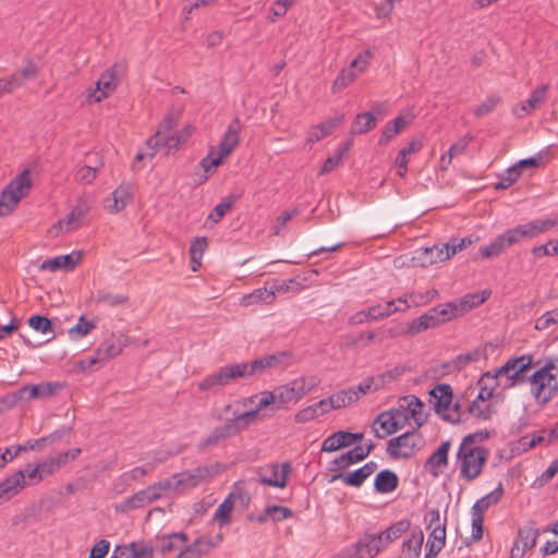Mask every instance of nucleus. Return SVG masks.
<instances>
[{
    "label": "nucleus",
    "mask_w": 558,
    "mask_h": 558,
    "mask_svg": "<svg viewBox=\"0 0 558 558\" xmlns=\"http://www.w3.org/2000/svg\"><path fill=\"white\" fill-rule=\"evenodd\" d=\"M423 439L417 430L405 432L387 442V453L393 459L412 458L421 449Z\"/></svg>",
    "instance_id": "nucleus-9"
},
{
    "label": "nucleus",
    "mask_w": 558,
    "mask_h": 558,
    "mask_svg": "<svg viewBox=\"0 0 558 558\" xmlns=\"http://www.w3.org/2000/svg\"><path fill=\"white\" fill-rule=\"evenodd\" d=\"M357 401V396L352 389H343L329 396V403L333 410L345 408Z\"/></svg>",
    "instance_id": "nucleus-53"
},
{
    "label": "nucleus",
    "mask_w": 558,
    "mask_h": 558,
    "mask_svg": "<svg viewBox=\"0 0 558 558\" xmlns=\"http://www.w3.org/2000/svg\"><path fill=\"white\" fill-rule=\"evenodd\" d=\"M414 259L421 267H428L451 258L447 243L435 244L430 247L420 248L415 252Z\"/></svg>",
    "instance_id": "nucleus-20"
},
{
    "label": "nucleus",
    "mask_w": 558,
    "mask_h": 558,
    "mask_svg": "<svg viewBox=\"0 0 558 558\" xmlns=\"http://www.w3.org/2000/svg\"><path fill=\"white\" fill-rule=\"evenodd\" d=\"M32 187L29 171L25 169L2 191L0 197V217L9 215Z\"/></svg>",
    "instance_id": "nucleus-5"
},
{
    "label": "nucleus",
    "mask_w": 558,
    "mask_h": 558,
    "mask_svg": "<svg viewBox=\"0 0 558 558\" xmlns=\"http://www.w3.org/2000/svg\"><path fill=\"white\" fill-rule=\"evenodd\" d=\"M148 501L146 499V496L142 490H138L137 493L133 494L132 496L125 498L118 507L117 510L121 512H129L134 509L144 508L148 506Z\"/></svg>",
    "instance_id": "nucleus-54"
},
{
    "label": "nucleus",
    "mask_w": 558,
    "mask_h": 558,
    "mask_svg": "<svg viewBox=\"0 0 558 558\" xmlns=\"http://www.w3.org/2000/svg\"><path fill=\"white\" fill-rule=\"evenodd\" d=\"M538 535L539 530L534 523H530L520 529L518 533V541L511 548L510 558H522L527 550L535 547Z\"/></svg>",
    "instance_id": "nucleus-19"
},
{
    "label": "nucleus",
    "mask_w": 558,
    "mask_h": 558,
    "mask_svg": "<svg viewBox=\"0 0 558 558\" xmlns=\"http://www.w3.org/2000/svg\"><path fill=\"white\" fill-rule=\"evenodd\" d=\"M240 130H241L240 120L238 118H235L228 125V128L223 134V137L218 145V149L216 150L223 158L229 156L231 154V151L233 150V148L239 144Z\"/></svg>",
    "instance_id": "nucleus-28"
},
{
    "label": "nucleus",
    "mask_w": 558,
    "mask_h": 558,
    "mask_svg": "<svg viewBox=\"0 0 558 558\" xmlns=\"http://www.w3.org/2000/svg\"><path fill=\"white\" fill-rule=\"evenodd\" d=\"M251 374L246 362L226 364L216 372L207 375L198 383V390L218 392L223 388L236 384L241 379L250 378Z\"/></svg>",
    "instance_id": "nucleus-3"
},
{
    "label": "nucleus",
    "mask_w": 558,
    "mask_h": 558,
    "mask_svg": "<svg viewBox=\"0 0 558 558\" xmlns=\"http://www.w3.org/2000/svg\"><path fill=\"white\" fill-rule=\"evenodd\" d=\"M505 489L502 483H499L497 487L476 500L471 509V522H472V534L471 538L473 542H478L483 537V520L484 513L490 507L497 505L504 497Z\"/></svg>",
    "instance_id": "nucleus-7"
},
{
    "label": "nucleus",
    "mask_w": 558,
    "mask_h": 558,
    "mask_svg": "<svg viewBox=\"0 0 558 558\" xmlns=\"http://www.w3.org/2000/svg\"><path fill=\"white\" fill-rule=\"evenodd\" d=\"M154 549L145 542L117 545L110 558H153Z\"/></svg>",
    "instance_id": "nucleus-21"
},
{
    "label": "nucleus",
    "mask_w": 558,
    "mask_h": 558,
    "mask_svg": "<svg viewBox=\"0 0 558 558\" xmlns=\"http://www.w3.org/2000/svg\"><path fill=\"white\" fill-rule=\"evenodd\" d=\"M490 295V292L483 290L481 292L469 293L459 302L461 313H465L481 304H483Z\"/></svg>",
    "instance_id": "nucleus-55"
},
{
    "label": "nucleus",
    "mask_w": 558,
    "mask_h": 558,
    "mask_svg": "<svg viewBox=\"0 0 558 558\" xmlns=\"http://www.w3.org/2000/svg\"><path fill=\"white\" fill-rule=\"evenodd\" d=\"M424 534L421 529L412 531L411 536L403 542L401 554L398 558H420Z\"/></svg>",
    "instance_id": "nucleus-33"
},
{
    "label": "nucleus",
    "mask_w": 558,
    "mask_h": 558,
    "mask_svg": "<svg viewBox=\"0 0 558 558\" xmlns=\"http://www.w3.org/2000/svg\"><path fill=\"white\" fill-rule=\"evenodd\" d=\"M409 308V305L405 306H396V301H387L383 304H376L367 307V313L369 314L373 322L384 319L389 317L390 315L397 312H404Z\"/></svg>",
    "instance_id": "nucleus-40"
},
{
    "label": "nucleus",
    "mask_w": 558,
    "mask_h": 558,
    "mask_svg": "<svg viewBox=\"0 0 558 558\" xmlns=\"http://www.w3.org/2000/svg\"><path fill=\"white\" fill-rule=\"evenodd\" d=\"M207 239L204 236L195 238L190 245L191 268L196 271L202 265L203 254L207 247Z\"/></svg>",
    "instance_id": "nucleus-50"
},
{
    "label": "nucleus",
    "mask_w": 558,
    "mask_h": 558,
    "mask_svg": "<svg viewBox=\"0 0 558 558\" xmlns=\"http://www.w3.org/2000/svg\"><path fill=\"white\" fill-rule=\"evenodd\" d=\"M82 259V253L78 251H73L70 254L65 255H59L49 259L44 260L39 269L40 270H49V271H57V270H65V271H72L75 269V267L78 265V263Z\"/></svg>",
    "instance_id": "nucleus-22"
},
{
    "label": "nucleus",
    "mask_w": 558,
    "mask_h": 558,
    "mask_svg": "<svg viewBox=\"0 0 558 558\" xmlns=\"http://www.w3.org/2000/svg\"><path fill=\"white\" fill-rule=\"evenodd\" d=\"M235 199L236 197L233 195H229L226 198H223L222 202L215 206L213 211L208 215L207 219L211 220L214 223H217L232 207Z\"/></svg>",
    "instance_id": "nucleus-64"
},
{
    "label": "nucleus",
    "mask_w": 558,
    "mask_h": 558,
    "mask_svg": "<svg viewBox=\"0 0 558 558\" xmlns=\"http://www.w3.org/2000/svg\"><path fill=\"white\" fill-rule=\"evenodd\" d=\"M377 469L376 462H367L363 466L359 468L353 472H349L345 474H336L332 476L331 482L340 480L344 484L352 487H360L366 478H368Z\"/></svg>",
    "instance_id": "nucleus-26"
},
{
    "label": "nucleus",
    "mask_w": 558,
    "mask_h": 558,
    "mask_svg": "<svg viewBox=\"0 0 558 558\" xmlns=\"http://www.w3.org/2000/svg\"><path fill=\"white\" fill-rule=\"evenodd\" d=\"M90 206L85 198H78L76 205L72 208L69 215L63 220L58 221L52 226L53 230L58 232H71L82 226L83 219L89 211Z\"/></svg>",
    "instance_id": "nucleus-17"
},
{
    "label": "nucleus",
    "mask_w": 558,
    "mask_h": 558,
    "mask_svg": "<svg viewBox=\"0 0 558 558\" xmlns=\"http://www.w3.org/2000/svg\"><path fill=\"white\" fill-rule=\"evenodd\" d=\"M478 436L485 439L488 437V434L475 433L466 435L462 439L456 454L460 477L466 482H473L482 474L488 458V450L476 445Z\"/></svg>",
    "instance_id": "nucleus-1"
},
{
    "label": "nucleus",
    "mask_w": 558,
    "mask_h": 558,
    "mask_svg": "<svg viewBox=\"0 0 558 558\" xmlns=\"http://www.w3.org/2000/svg\"><path fill=\"white\" fill-rule=\"evenodd\" d=\"M310 390L311 388H306L304 380L302 379L301 381L295 380L291 386H282L271 392L274 393L275 404L282 405L292 401H298Z\"/></svg>",
    "instance_id": "nucleus-25"
},
{
    "label": "nucleus",
    "mask_w": 558,
    "mask_h": 558,
    "mask_svg": "<svg viewBox=\"0 0 558 558\" xmlns=\"http://www.w3.org/2000/svg\"><path fill=\"white\" fill-rule=\"evenodd\" d=\"M372 430L377 438L384 439L398 432L399 428L397 427L396 420L393 421V415L385 411L376 417L372 425Z\"/></svg>",
    "instance_id": "nucleus-31"
},
{
    "label": "nucleus",
    "mask_w": 558,
    "mask_h": 558,
    "mask_svg": "<svg viewBox=\"0 0 558 558\" xmlns=\"http://www.w3.org/2000/svg\"><path fill=\"white\" fill-rule=\"evenodd\" d=\"M350 446L348 430H338L323 441L320 450L324 452H333Z\"/></svg>",
    "instance_id": "nucleus-47"
},
{
    "label": "nucleus",
    "mask_w": 558,
    "mask_h": 558,
    "mask_svg": "<svg viewBox=\"0 0 558 558\" xmlns=\"http://www.w3.org/2000/svg\"><path fill=\"white\" fill-rule=\"evenodd\" d=\"M126 337L120 332H112L106 338L96 349L92 356H88L80 361L78 365L82 371H90L96 364L104 365L108 361L120 355L123 349L126 347Z\"/></svg>",
    "instance_id": "nucleus-4"
},
{
    "label": "nucleus",
    "mask_w": 558,
    "mask_h": 558,
    "mask_svg": "<svg viewBox=\"0 0 558 558\" xmlns=\"http://www.w3.org/2000/svg\"><path fill=\"white\" fill-rule=\"evenodd\" d=\"M469 412L474 417L484 421L489 420L494 413L490 403L486 401L482 403V401H480L478 399L472 401V403L469 405Z\"/></svg>",
    "instance_id": "nucleus-62"
},
{
    "label": "nucleus",
    "mask_w": 558,
    "mask_h": 558,
    "mask_svg": "<svg viewBox=\"0 0 558 558\" xmlns=\"http://www.w3.org/2000/svg\"><path fill=\"white\" fill-rule=\"evenodd\" d=\"M377 124V119L373 112H363L355 116L351 124V133L364 134L372 131Z\"/></svg>",
    "instance_id": "nucleus-46"
},
{
    "label": "nucleus",
    "mask_w": 558,
    "mask_h": 558,
    "mask_svg": "<svg viewBox=\"0 0 558 558\" xmlns=\"http://www.w3.org/2000/svg\"><path fill=\"white\" fill-rule=\"evenodd\" d=\"M386 546L380 534H366L356 545L362 558H373Z\"/></svg>",
    "instance_id": "nucleus-30"
},
{
    "label": "nucleus",
    "mask_w": 558,
    "mask_h": 558,
    "mask_svg": "<svg viewBox=\"0 0 558 558\" xmlns=\"http://www.w3.org/2000/svg\"><path fill=\"white\" fill-rule=\"evenodd\" d=\"M170 486L171 483L166 478L158 483L151 484L147 486L145 489H143L148 504L150 505L151 502L160 499L163 493L171 492Z\"/></svg>",
    "instance_id": "nucleus-57"
},
{
    "label": "nucleus",
    "mask_w": 558,
    "mask_h": 558,
    "mask_svg": "<svg viewBox=\"0 0 558 558\" xmlns=\"http://www.w3.org/2000/svg\"><path fill=\"white\" fill-rule=\"evenodd\" d=\"M97 326L96 320H88L82 315L77 323L69 329V335L71 338H83L89 335Z\"/></svg>",
    "instance_id": "nucleus-56"
},
{
    "label": "nucleus",
    "mask_w": 558,
    "mask_h": 558,
    "mask_svg": "<svg viewBox=\"0 0 558 558\" xmlns=\"http://www.w3.org/2000/svg\"><path fill=\"white\" fill-rule=\"evenodd\" d=\"M118 78L113 69L106 70L98 81L95 88L87 92L86 98L89 102H99L107 98L117 87Z\"/></svg>",
    "instance_id": "nucleus-18"
},
{
    "label": "nucleus",
    "mask_w": 558,
    "mask_h": 558,
    "mask_svg": "<svg viewBox=\"0 0 558 558\" xmlns=\"http://www.w3.org/2000/svg\"><path fill=\"white\" fill-rule=\"evenodd\" d=\"M519 242L520 240L514 228H511L499 234L490 244L482 246L478 250V255L484 259L498 257L505 253L507 248Z\"/></svg>",
    "instance_id": "nucleus-16"
},
{
    "label": "nucleus",
    "mask_w": 558,
    "mask_h": 558,
    "mask_svg": "<svg viewBox=\"0 0 558 558\" xmlns=\"http://www.w3.org/2000/svg\"><path fill=\"white\" fill-rule=\"evenodd\" d=\"M291 354L288 352H277L274 354H268L262 356L260 359H256L251 362H246L248 366V371L251 377L262 375L267 369H277L280 367H286L290 364Z\"/></svg>",
    "instance_id": "nucleus-14"
},
{
    "label": "nucleus",
    "mask_w": 558,
    "mask_h": 558,
    "mask_svg": "<svg viewBox=\"0 0 558 558\" xmlns=\"http://www.w3.org/2000/svg\"><path fill=\"white\" fill-rule=\"evenodd\" d=\"M187 539V535L183 532L171 533L157 537L158 547L163 554L181 549Z\"/></svg>",
    "instance_id": "nucleus-38"
},
{
    "label": "nucleus",
    "mask_w": 558,
    "mask_h": 558,
    "mask_svg": "<svg viewBox=\"0 0 558 558\" xmlns=\"http://www.w3.org/2000/svg\"><path fill=\"white\" fill-rule=\"evenodd\" d=\"M155 466L156 463L147 462L144 465L135 466L132 470L122 473L114 484V490L119 494L123 493L132 482L141 481L145 475L150 473Z\"/></svg>",
    "instance_id": "nucleus-27"
},
{
    "label": "nucleus",
    "mask_w": 558,
    "mask_h": 558,
    "mask_svg": "<svg viewBox=\"0 0 558 558\" xmlns=\"http://www.w3.org/2000/svg\"><path fill=\"white\" fill-rule=\"evenodd\" d=\"M234 436V428L229 425L228 421L220 426H217L207 437L199 441V449L204 450L209 447L217 446L220 441Z\"/></svg>",
    "instance_id": "nucleus-37"
},
{
    "label": "nucleus",
    "mask_w": 558,
    "mask_h": 558,
    "mask_svg": "<svg viewBox=\"0 0 558 558\" xmlns=\"http://www.w3.org/2000/svg\"><path fill=\"white\" fill-rule=\"evenodd\" d=\"M233 495L230 494L228 497L223 499V501L216 509L213 520L217 521L219 526H225L230 524L231 522V512L233 509Z\"/></svg>",
    "instance_id": "nucleus-51"
},
{
    "label": "nucleus",
    "mask_w": 558,
    "mask_h": 558,
    "mask_svg": "<svg viewBox=\"0 0 558 558\" xmlns=\"http://www.w3.org/2000/svg\"><path fill=\"white\" fill-rule=\"evenodd\" d=\"M292 471L291 463L268 464L257 471L258 482L265 486L284 488L288 484L289 475Z\"/></svg>",
    "instance_id": "nucleus-11"
},
{
    "label": "nucleus",
    "mask_w": 558,
    "mask_h": 558,
    "mask_svg": "<svg viewBox=\"0 0 558 558\" xmlns=\"http://www.w3.org/2000/svg\"><path fill=\"white\" fill-rule=\"evenodd\" d=\"M451 447V441L446 440L440 444L436 451H434L424 464V469L437 477L440 475L448 465V456Z\"/></svg>",
    "instance_id": "nucleus-23"
},
{
    "label": "nucleus",
    "mask_w": 558,
    "mask_h": 558,
    "mask_svg": "<svg viewBox=\"0 0 558 558\" xmlns=\"http://www.w3.org/2000/svg\"><path fill=\"white\" fill-rule=\"evenodd\" d=\"M435 311V316L439 319V325L450 322L451 319L461 315V307L459 303L448 302L432 308Z\"/></svg>",
    "instance_id": "nucleus-52"
},
{
    "label": "nucleus",
    "mask_w": 558,
    "mask_h": 558,
    "mask_svg": "<svg viewBox=\"0 0 558 558\" xmlns=\"http://www.w3.org/2000/svg\"><path fill=\"white\" fill-rule=\"evenodd\" d=\"M485 357V351L481 348H476L470 352L459 354L453 360V366L458 369L465 367L470 363H474Z\"/></svg>",
    "instance_id": "nucleus-61"
},
{
    "label": "nucleus",
    "mask_w": 558,
    "mask_h": 558,
    "mask_svg": "<svg viewBox=\"0 0 558 558\" xmlns=\"http://www.w3.org/2000/svg\"><path fill=\"white\" fill-rule=\"evenodd\" d=\"M536 371L526 378L531 395L538 404L548 403L558 395V359H547L536 366Z\"/></svg>",
    "instance_id": "nucleus-2"
},
{
    "label": "nucleus",
    "mask_w": 558,
    "mask_h": 558,
    "mask_svg": "<svg viewBox=\"0 0 558 558\" xmlns=\"http://www.w3.org/2000/svg\"><path fill=\"white\" fill-rule=\"evenodd\" d=\"M267 284L268 287L258 288L248 294H244L240 299V305L246 307L258 303L271 304L275 301L274 290H271L270 282H267Z\"/></svg>",
    "instance_id": "nucleus-34"
},
{
    "label": "nucleus",
    "mask_w": 558,
    "mask_h": 558,
    "mask_svg": "<svg viewBox=\"0 0 558 558\" xmlns=\"http://www.w3.org/2000/svg\"><path fill=\"white\" fill-rule=\"evenodd\" d=\"M556 227H558V215L530 220L526 223L514 227V230L521 241L523 239H534L554 230Z\"/></svg>",
    "instance_id": "nucleus-12"
},
{
    "label": "nucleus",
    "mask_w": 558,
    "mask_h": 558,
    "mask_svg": "<svg viewBox=\"0 0 558 558\" xmlns=\"http://www.w3.org/2000/svg\"><path fill=\"white\" fill-rule=\"evenodd\" d=\"M343 120L344 116L340 114L312 128L307 134V142L315 143L320 141L325 136L329 135L338 126H340Z\"/></svg>",
    "instance_id": "nucleus-32"
},
{
    "label": "nucleus",
    "mask_w": 558,
    "mask_h": 558,
    "mask_svg": "<svg viewBox=\"0 0 558 558\" xmlns=\"http://www.w3.org/2000/svg\"><path fill=\"white\" fill-rule=\"evenodd\" d=\"M351 145L352 142L345 143L342 147L338 148L332 156L328 157L320 169V173L326 174L331 172L341 162L343 156L350 149Z\"/></svg>",
    "instance_id": "nucleus-60"
},
{
    "label": "nucleus",
    "mask_w": 558,
    "mask_h": 558,
    "mask_svg": "<svg viewBox=\"0 0 558 558\" xmlns=\"http://www.w3.org/2000/svg\"><path fill=\"white\" fill-rule=\"evenodd\" d=\"M399 480L396 473L390 470L380 471L374 482L375 489L380 494H388L395 490Z\"/></svg>",
    "instance_id": "nucleus-43"
},
{
    "label": "nucleus",
    "mask_w": 558,
    "mask_h": 558,
    "mask_svg": "<svg viewBox=\"0 0 558 558\" xmlns=\"http://www.w3.org/2000/svg\"><path fill=\"white\" fill-rule=\"evenodd\" d=\"M357 77L354 70L348 68L342 69L332 83V93H338L350 85Z\"/></svg>",
    "instance_id": "nucleus-63"
},
{
    "label": "nucleus",
    "mask_w": 558,
    "mask_h": 558,
    "mask_svg": "<svg viewBox=\"0 0 558 558\" xmlns=\"http://www.w3.org/2000/svg\"><path fill=\"white\" fill-rule=\"evenodd\" d=\"M95 158L97 159V155H88L87 156V159L88 161L92 163V158ZM104 162L102 160H96L95 162H93V165H85V166H81L76 169L75 171V180L82 184H89L92 183L96 177H97V172L98 170L102 167Z\"/></svg>",
    "instance_id": "nucleus-39"
},
{
    "label": "nucleus",
    "mask_w": 558,
    "mask_h": 558,
    "mask_svg": "<svg viewBox=\"0 0 558 558\" xmlns=\"http://www.w3.org/2000/svg\"><path fill=\"white\" fill-rule=\"evenodd\" d=\"M549 89V86L547 84H544L536 88L531 96L521 104L520 110L523 111V113L517 112L519 117H522L523 114L531 113L536 108H538L546 99L547 92Z\"/></svg>",
    "instance_id": "nucleus-42"
},
{
    "label": "nucleus",
    "mask_w": 558,
    "mask_h": 558,
    "mask_svg": "<svg viewBox=\"0 0 558 558\" xmlns=\"http://www.w3.org/2000/svg\"><path fill=\"white\" fill-rule=\"evenodd\" d=\"M63 384L58 381H43L37 385H25L21 387L15 397L19 400L29 401L33 399H49L63 389Z\"/></svg>",
    "instance_id": "nucleus-13"
},
{
    "label": "nucleus",
    "mask_w": 558,
    "mask_h": 558,
    "mask_svg": "<svg viewBox=\"0 0 558 558\" xmlns=\"http://www.w3.org/2000/svg\"><path fill=\"white\" fill-rule=\"evenodd\" d=\"M129 295L125 293H114L108 289H99L96 293L95 301L98 304H104L109 307H117L126 305L129 303Z\"/></svg>",
    "instance_id": "nucleus-41"
},
{
    "label": "nucleus",
    "mask_w": 558,
    "mask_h": 558,
    "mask_svg": "<svg viewBox=\"0 0 558 558\" xmlns=\"http://www.w3.org/2000/svg\"><path fill=\"white\" fill-rule=\"evenodd\" d=\"M402 401V404H404V410H407L409 417L413 418L416 424V427L420 428L425 422V415L422 411V401L415 396H408L403 398Z\"/></svg>",
    "instance_id": "nucleus-45"
},
{
    "label": "nucleus",
    "mask_w": 558,
    "mask_h": 558,
    "mask_svg": "<svg viewBox=\"0 0 558 558\" xmlns=\"http://www.w3.org/2000/svg\"><path fill=\"white\" fill-rule=\"evenodd\" d=\"M259 412L256 409H252L246 412L233 413V418L228 420L229 425H232L234 428V435L239 434L241 430L246 429L248 426L256 423Z\"/></svg>",
    "instance_id": "nucleus-44"
},
{
    "label": "nucleus",
    "mask_w": 558,
    "mask_h": 558,
    "mask_svg": "<svg viewBox=\"0 0 558 558\" xmlns=\"http://www.w3.org/2000/svg\"><path fill=\"white\" fill-rule=\"evenodd\" d=\"M430 397L434 399L436 413L445 421L450 423L460 422L459 405H452V390L447 384H440L430 390Z\"/></svg>",
    "instance_id": "nucleus-10"
},
{
    "label": "nucleus",
    "mask_w": 558,
    "mask_h": 558,
    "mask_svg": "<svg viewBox=\"0 0 558 558\" xmlns=\"http://www.w3.org/2000/svg\"><path fill=\"white\" fill-rule=\"evenodd\" d=\"M215 546L216 543H214L211 538L198 537L191 545L181 549V553H186V556L190 558H202Z\"/></svg>",
    "instance_id": "nucleus-49"
},
{
    "label": "nucleus",
    "mask_w": 558,
    "mask_h": 558,
    "mask_svg": "<svg viewBox=\"0 0 558 558\" xmlns=\"http://www.w3.org/2000/svg\"><path fill=\"white\" fill-rule=\"evenodd\" d=\"M177 123L178 119L173 116H167L163 118L155 135L150 136L146 141V146L149 150L147 155L154 157L158 153V141H160V137H165L167 134L173 133V129Z\"/></svg>",
    "instance_id": "nucleus-29"
},
{
    "label": "nucleus",
    "mask_w": 558,
    "mask_h": 558,
    "mask_svg": "<svg viewBox=\"0 0 558 558\" xmlns=\"http://www.w3.org/2000/svg\"><path fill=\"white\" fill-rule=\"evenodd\" d=\"M270 286L271 290H274V296H276L277 293L300 292L304 288L295 278L283 281L272 280L270 281Z\"/></svg>",
    "instance_id": "nucleus-59"
},
{
    "label": "nucleus",
    "mask_w": 558,
    "mask_h": 558,
    "mask_svg": "<svg viewBox=\"0 0 558 558\" xmlns=\"http://www.w3.org/2000/svg\"><path fill=\"white\" fill-rule=\"evenodd\" d=\"M435 313L436 312L430 308L425 314L409 323V336H416L427 329L439 326V319L435 316Z\"/></svg>",
    "instance_id": "nucleus-35"
},
{
    "label": "nucleus",
    "mask_w": 558,
    "mask_h": 558,
    "mask_svg": "<svg viewBox=\"0 0 558 558\" xmlns=\"http://www.w3.org/2000/svg\"><path fill=\"white\" fill-rule=\"evenodd\" d=\"M423 147V143L422 141L420 140H413L411 141L407 147H403L396 160H395V163L398 168L397 170V174L400 177V178H404L407 172H408V162H409V157L412 155V154H415L417 151H420Z\"/></svg>",
    "instance_id": "nucleus-36"
},
{
    "label": "nucleus",
    "mask_w": 558,
    "mask_h": 558,
    "mask_svg": "<svg viewBox=\"0 0 558 558\" xmlns=\"http://www.w3.org/2000/svg\"><path fill=\"white\" fill-rule=\"evenodd\" d=\"M410 525L409 520H400L379 534L383 535L385 544L388 545L390 542L401 537L410 529Z\"/></svg>",
    "instance_id": "nucleus-58"
},
{
    "label": "nucleus",
    "mask_w": 558,
    "mask_h": 558,
    "mask_svg": "<svg viewBox=\"0 0 558 558\" xmlns=\"http://www.w3.org/2000/svg\"><path fill=\"white\" fill-rule=\"evenodd\" d=\"M541 361H533L531 354L509 359L498 368V375L505 380L504 388L514 387L526 381L529 376L525 373L534 366H538Z\"/></svg>",
    "instance_id": "nucleus-6"
},
{
    "label": "nucleus",
    "mask_w": 558,
    "mask_h": 558,
    "mask_svg": "<svg viewBox=\"0 0 558 558\" xmlns=\"http://www.w3.org/2000/svg\"><path fill=\"white\" fill-rule=\"evenodd\" d=\"M277 512H281V517H274V522H279L289 519L293 515V512L290 508L284 506L272 505L266 507L265 510L256 517L250 515L248 519L255 520L258 523H265L268 520H270V515H274Z\"/></svg>",
    "instance_id": "nucleus-48"
},
{
    "label": "nucleus",
    "mask_w": 558,
    "mask_h": 558,
    "mask_svg": "<svg viewBox=\"0 0 558 558\" xmlns=\"http://www.w3.org/2000/svg\"><path fill=\"white\" fill-rule=\"evenodd\" d=\"M216 473V465H198L194 469L173 474L171 477H168L167 481L171 483V492L180 493L198 486L205 480L213 477Z\"/></svg>",
    "instance_id": "nucleus-8"
},
{
    "label": "nucleus",
    "mask_w": 558,
    "mask_h": 558,
    "mask_svg": "<svg viewBox=\"0 0 558 558\" xmlns=\"http://www.w3.org/2000/svg\"><path fill=\"white\" fill-rule=\"evenodd\" d=\"M26 486L25 474L20 470L0 482V505L15 497Z\"/></svg>",
    "instance_id": "nucleus-24"
},
{
    "label": "nucleus",
    "mask_w": 558,
    "mask_h": 558,
    "mask_svg": "<svg viewBox=\"0 0 558 558\" xmlns=\"http://www.w3.org/2000/svg\"><path fill=\"white\" fill-rule=\"evenodd\" d=\"M135 186L131 182H122L117 189L104 199V207L110 214L123 210L133 199Z\"/></svg>",
    "instance_id": "nucleus-15"
}]
</instances>
